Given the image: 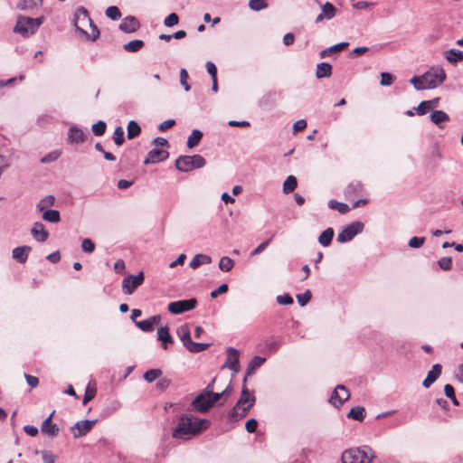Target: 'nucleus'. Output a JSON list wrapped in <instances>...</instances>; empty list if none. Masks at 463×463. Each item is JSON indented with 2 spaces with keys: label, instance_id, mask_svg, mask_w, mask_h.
I'll use <instances>...</instances> for the list:
<instances>
[{
  "label": "nucleus",
  "instance_id": "obj_5",
  "mask_svg": "<svg viewBox=\"0 0 463 463\" xmlns=\"http://www.w3.org/2000/svg\"><path fill=\"white\" fill-rule=\"evenodd\" d=\"M205 165L206 160L201 155L180 156L175 163L176 169L184 173L202 168Z\"/></svg>",
  "mask_w": 463,
  "mask_h": 463
},
{
  "label": "nucleus",
  "instance_id": "obj_57",
  "mask_svg": "<svg viewBox=\"0 0 463 463\" xmlns=\"http://www.w3.org/2000/svg\"><path fill=\"white\" fill-rule=\"evenodd\" d=\"M424 242H425V237L414 236L410 239L408 245L411 248L419 249L424 244Z\"/></svg>",
  "mask_w": 463,
  "mask_h": 463
},
{
  "label": "nucleus",
  "instance_id": "obj_25",
  "mask_svg": "<svg viewBox=\"0 0 463 463\" xmlns=\"http://www.w3.org/2000/svg\"><path fill=\"white\" fill-rule=\"evenodd\" d=\"M430 120L439 128H443L442 123L449 121V116L442 110H433L430 113Z\"/></svg>",
  "mask_w": 463,
  "mask_h": 463
},
{
  "label": "nucleus",
  "instance_id": "obj_38",
  "mask_svg": "<svg viewBox=\"0 0 463 463\" xmlns=\"http://www.w3.org/2000/svg\"><path fill=\"white\" fill-rule=\"evenodd\" d=\"M298 186L297 178L294 175H288L283 184V193H292Z\"/></svg>",
  "mask_w": 463,
  "mask_h": 463
},
{
  "label": "nucleus",
  "instance_id": "obj_35",
  "mask_svg": "<svg viewBox=\"0 0 463 463\" xmlns=\"http://www.w3.org/2000/svg\"><path fill=\"white\" fill-rule=\"evenodd\" d=\"M43 219L52 223H57L61 221V214L57 210L48 209L43 212Z\"/></svg>",
  "mask_w": 463,
  "mask_h": 463
},
{
  "label": "nucleus",
  "instance_id": "obj_43",
  "mask_svg": "<svg viewBox=\"0 0 463 463\" xmlns=\"http://www.w3.org/2000/svg\"><path fill=\"white\" fill-rule=\"evenodd\" d=\"M210 346L209 344L189 342V345L185 347L189 352L193 354H198L206 350Z\"/></svg>",
  "mask_w": 463,
  "mask_h": 463
},
{
  "label": "nucleus",
  "instance_id": "obj_18",
  "mask_svg": "<svg viewBox=\"0 0 463 463\" xmlns=\"http://www.w3.org/2000/svg\"><path fill=\"white\" fill-rule=\"evenodd\" d=\"M86 134L76 126H72L68 130V142L70 144H82L86 140Z\"/></svg>",
  "mask_w": 463,
  "mask_h": 463
},
{
  "label": "nucleus",
  "instance_id": "obj_26",
  "mask_svg": "<svg viewBox=\"0 0 463 463\" xmlns=\"http://www.w3.org/2000/svg\"><path fill=\"white\" fill-rule=\"evenodd\" d=\"M332 75V65L328 62H320L317 65L316 77L317 79L328 78Z\"/></svg>",
  "mask_w": 463,
  "mask_h": 463
},
{
  "label": "nucleus",
  "instance_id": "obj_24",
  "mask_svg": "<svg viewBox=\"0 0 463 463\" xmlns=\"http://www.w3.org/2000/svg\"><path fill=\"white\" fill-rule=\"evenodd\" d=\"M363 190L364 186L361 182L353 181L346 186L345 194L346 198H352L354 196L361 194Z\"/></svg>",
  "mask_w": 463,
  "mask_h": 463
},
{
  "label": "nucleus",
  "instance_id": "obj_27",
  "mask_svg": "<svg viewBox=\"0 0 463 463\" xmlns=\"http://www.w3.org/2000/svg\"><path fill=\"white\" fill-rule=\"evenodd\" d=\"M212 262V258L209 255L199 253L196 254L189 263L190 268L193 269H197L201 265L210 264Z\"/></svg>",
  "mask_w": 463,
  "mask_h": 463
},
{
  "label": "nucleus",
  "instance_id": "obj_36",
  "mask_svg": "<svg viewBox=\"0 0 463 463\" xmlns=\"http://www.w3.org/2000/svg\"><path fill=\"white\" fill-rule=\"evenodd\" d=\"M280 345V341L274 336H270L265 341V348L269 354L278 352Z\"/></svg>",
  "mask_w": 463,
  "mask_h": 463
},
{
  "label": "nucleus",
  "instance_id": "obj_62",
  "mask_svg": "<svg viewBox=\"0 0 463 463\" xmlns=\"http://www.w3.org/2000/svg\"><path fill=\"white\" fill-rule=\"evenodd\" d=\"M81 248L84 252L91 253L95 250V244L90 239H84L81 242Z\"/></svg>",
  "mask_w": 463,
  "mask_h": 463
},
{
  "label": "nucleus",
  "instance_id": "obj_7",
  "mask_svg": "<svg viewBox=\"0 0 463 463\" xmlns=\"http://www.w3.org/2000/svg\"><path fill=\"white\" fill-rule=\"evenodd\" d=\"M364 228V224L362 222H354L345 227L337 234V241L340 243H345L352 241L357 234L361 233Z\"/></svg>",
  "mask_w": 463,
  "mask_h": 463
},
{
  "label": "nucleus",
  "instance_id": "obj_55",
  "mask_svg": "<svg viewBox=\"0 0 463 463\" xmlns=\"http://www.w3.org/2000/svg\"><path fill=\"white\" fill-rule=\"evenodd\" d=\"M312 294L309 289L306 290L303 294L297 296L298 302L300 307L306 306L311 299Z\"/></svg>",
  "mask_w": 463,
  "mask_h": 463
},
{
  "label": "nucleus",
  "instance_id": "obj_37",
  "mask_svg": "<svg viewBox=\"0 0 463 463\" xmlns=\"http://www.w3.org/2000/svg\"><path fill=\"white\" fill-rule=\"evenodd\" d=\"M347 417L358 421H363L365 417V410L364 407H353L347 414Z\"/></svg>",
  "mask_w": 463,
  "mask_h": 463
},
{
  "label": "nucleus",
  "instance_id": "obj_12",
  "mask_svg": "<svg viewBox=\"0 0 463 463\" xmlns=\"http://www.w3.org/2000/svg\"><path fill=\"white\" fill-rule=\"evenodd\" d=\"M194 410L199 412L208 411L213 405L206 394L199 393L192 402Z\"/></svg>",
  "mask_w": 463,
  "mask_h": 463
},
{
  "label": "nucleus",
  "instance_id": "obj_6",
  "mask_svg": "<svg viewBox=\"0 0 463 463\" xmlns=\"http://www.w3.org/2000/svg\"><path fill=\"white\" fill-rule=\"evenodd\" d=\"M423 80L428 89H435L446 80V72L441 67L432 68L423 73Z\"/></svg>",
  "mask_w": 463,
  "mask_h": 463
},
{
  "label": "nucleus",
  "instance_id": "obj_53",
  "mask_svg": "<svg viewBox=\"0 0 463 463\" xmlns=\"http://www.w3.org/2000/svg\"><path fill=\"white\" fill-rule=\"evenodd\" d=\"M35 2V0H22L19 3H17L16 7L17 9L23 11L33 9L38 6Z\"/></svg>",
  "mask_w": 463,
  "mask_h": 463
},
{
  "label": "nucleus",
  "instance_id": "obj_59",
  "mask_svg": "<svg viewBox=\"0 0 463 463\" xmlns=\"http://www.w3.org/2000/svg\"><path fill=\"white\" fill-rule=\"evenodd\" d=\"M179 22V17L175 13H172L169 15H167L164 20V24L166 27H172L175 24H177Z\"/></svg>",
  "mask_w": 463,
  "mask_h": 463
},
{
  "label": "nucleus",
  "instance_id": "obj_32",
  "mask_svg": "<svg viewBox=\"0 0 463 463\" xmlns=\"http://www.w3.org/2000/svg\"><path fill=\"white\" fill-rule=\"evenodd\" d=\"M334 230L333 228H327L318 237V242L323 247H327L331 244L332 239L334 237Z\"/></svg>",
  "mask_w": 463,
  "mask_h": 463
},
{
  "label": "nucleus",
  "instance_id": "obj_49",
  "mask_svg": "<svg viewBox=\"0 0 463 463\" xmlns=\"http://www.w3.org/2000/svg\"><path fill=\"white\" fill-rule=\"evenodd\" d=\"M124 134L125 132L122 127L116 128L113 133V140L118 146L123 145L125 142Z\"/></svg>",
  "mask_w": 463,
  "mask_h": 463
},
{
  "label": "nucleus",
  "instance_id": "obj_1",
  "mask_svg": "<svg viewBox=\"0 0 463 463\" xmlns=\"http://www.w3.org/2000/svg\"><path fill=\"white\" fill-rule=\"evenodd\" d=\"M208 425L207 420H200L193 415H182L173 436L176 439H188L207 429Z\"/></svg>",
  "mask_w": 463,
  "mask_h": 463
},
{
  "label": "nucleus",
  "instance_id": "obj_15",
  "mask_svg": "<svg viewBox=\"0 0 463 463\" xmlns=\"http://www.w3.org/2000/svg\"><path fill=\"white\" fill-rule=\"evenodd\" d=\"M169 153L161 147H154L146 155V164H156L165 160Z\"/></svg>",
  "mask_w": 463,
  "mask_h": 463
},
{
  "label": "nucleus",
  "instance_id": "obj_29",
  "mask_svg": "<svg viewBox=\"0 0 463 463\" xmlns=\"http://www.w3.org/2000/svg\"><path fill=\"white\" fill-rule=\"evenodd\" d=\"M447 61L452 64L463 61V52L456 49H449L444 52Z\"/></svg>",
  "mask_w": 463,
  "mask_h": 463
},
{
  "label": "nucleus",
  "instance_id": "obj_10",
  "mask_svg": "<svg viewBox=\"0 0 463 463\" xmlns=\"http://www.w3.org/2000/svg\"><path fill=\"white\" fill-rule=\"evenodd\" d=\"M350 398V392L345 385L339 384L333 392L329 402L335 407H340L345 401Z\"/></svg>",
  "mask_w": 463,
  "mask_h": 463
},
{
  "label": "nucleus",
  "instance_id": "obj_13",
  "mask_svg": "<svg viewBox=\"0 0 463 463\" xmlns=\"http://www.w3.org/2000/svg\"><path fill=\"white\" fill-rule=\"evenodd\" d=\"M156 339L161 342V347L164 350L168 349V345L175 343L173 336L169 333L167 326H159L156 331Z\"/></svg>",
  "mask_w": 463,
  "mask_h": 463
},
{
  "label": "nucleus",
  "instance_id": "obj_20",
  "mask_svg": "<svg viewBox=\"0 0 463 463\" xmlns=\"http://www.w3.org/2000/svg\"><path fill=\"white\" fill-rule=\"evenodd\" d=\"M32 236L39 242H44L49 237V232L44 229L42 222H36L33 223L31 230Z\"/></svg>",
  "mask_w": 463,
  "mask_h": 463
},
{
  "label": "nucleus",
  "instance_id": "obj_58",
  "mask_svg": "<svg viewBox=\"0 0 463 463\" xmlns=\"http://www.w3.org/2000/svg\"><path fill=\"white\" fill-rule=\"evenodd\" d=\"M189 78L188 72L185 69L180 71V83L184 87L185 91H189L191 86L188 84L187 80Z\"/></svg>",
  "mask_w": 463,
  "mask_h": 463
},
{
  "label": "nucleus",
  "instance_id": "obj_47",
  "mask_svg": "<svg viewBox=\"0 0 463 463\" xmlns=\"http://www.w3.org/2000/svg\"><path fill=\"white\" fill-rule=\"evenodd\" d=\"M107 17L110 18L113 21H117L121 18V12L118 7L115 5H111L108 7L105 11Z\"/></svg>",
  "mask_w": 463,
  "mask_h": 463
},
{
  "label": "nucleus",
  "instance_id": "obj_8",
  "mask_svg": "<svg viewBox=\"0 0 463 463\" xmlns=\"http://www.w3.org/2000/svg\"><path fill=\"white\" fill-rule=\"evenodd\" d=\"M197 305L196 298L183 299L174 301L168 304L167 309L170 313L175 315L183 314L186 311L193 310Z\"/></svg>",
  "mask_w": 463,
  "mask_h": 463
},
{
  "label": "nucleus",
  "instance_id": "obj_4",
  "mask_svg": "<svg viewBox=\"0 0 463 463\" xmlns=\"http://www.w3.org/2000/svg\"><path fill=\"white\" fill-rule=\"evenodd\" d=\"M43 21V16L32 18L29 16L18 15L16 24L14 27V32L19 33L24 38H28L38 31Z\"/></svg>",
  "mask_w": 463,
  "mask_h": 463
},
{
  "label": "nucleus",
  "instance_id": "obj_44",
  "mask_svg": "<svg viewBox=\"0 0 463 463\" xmlns=\"http://www.w3.org/2000/svg\"><path fill=\"white\" fill-rule=\"evenodd\" d=\"M233 266H234V261L231 258L226 257V256L221 258L220 262H219V269L222 271L228 272L233 268Z\"/></svg>",
  "mask_w": 463,
  "mask_h": 463
},
{
  "label": "nucleus",
  "instance_id": "obj_14",
  "mask_svg": "<svg viewBox=\"0 0 463 463\" xmlns=\"http://www.w3.org/2000/svg\"><path fill=\"white\" fill-rule=\"evenodd\" d=\"M139 27H140V23L135 16H132V15H128V16L125 17L121 21V23L118 26L119 30L126 33H134Z\"/></svg>",
  "mask_w": 463,
  "mask_h": 463
},
{
  "label": "nucleus",
  "instance_id": "obj_33",
  "mask_svg": "<svg viewBox=\"0 0 463 463\" xmlns=\"http://www.w3.org/2000/svg\"><path fill=\"white\" fill-rule=\"evenodd\" d=\"M55 197L53 195H46L43 199L39 201L36 205V208L39 212H43L48 210L49 207H52L55 204Z\"/></svg>",
  "mask_w": 463,
  "mask_h": 463
},
{
  "label": "nucleus",
  "instance_id": "obj_40",
  "mask_svg": "<svg viewBox=\"0 0 463 463\" xmlns=\"http://www.w3.org/2000/svg\"><path fill=\"white\" fill-rule=\"evenodd\" d=\"M145 43L142 40H133L123 45V49L128 52H136L143 48Z\"/></svg>",
  "mask_w": 463,
  "mask_h": 463
},
{
  "label": "nucleus",
  "instance_id": "obj_41",
  "mask_svg": "<svg viewBox=\"0 0 463 463\" xmlns=\"http://www.w3.org/2000/svg\"><path fill=\"white\" fill-rule=\"evenodd\" d=\"M128 138L132 139L137 137L141 132L140 126L134 120L129 121L128 125Z\"/></svg>",
  "mask_w": 463,
  "mask_h": 463
},
{
  "label": "nucleus",
  "instance_id": "obj_60",
  "mask_svg": "<svg viewBox=\"0 0 463 463\" xmlns=\"http://www.w3.org/2000/svg\"><path fill=\"white\" fill-rule=\"evenodd\" d=\"M42 455L43 463H55V456L49 450L36 451Z\"/></svg>",
  "mask_w": 463,
  "mask_h": 463
},
{
  "label": "nucleus",
  "instance_id": "obj_46",
  "mask_svg": "<svg viewBox=\"0 0 463 463\" xmlns=\"http://www.w3.org/2000/svg\"><path fill=\"white\" fill-rule=\"evenodd\" d=\"M249 7L252 11L259 12L263 9H266L268 7V3L266 0H250Z\"/></svg>",
  "mask_w": 463,
  "mask_h": 463
},
{
  "label": "nucleus",
  "instance_id": "obj_19",
  "mask_svg": "<svg viewBox=\"0 0 463 463\" xmlns=\"http://www.w3.org/2000/svg\"><path fill=\"white\" fill-rule=\"evenodd\" d=\"M255 396L244 385L241 390V397L237 401L236 404H239L240 406H245V408L250 409L255 404Z\"/></svg>",
  "mask_w": 463,
  "mask_h": 463
},
{
  "label": "nucleus",
  "instance_id": "obj_64",
  "mask_svg": "<svg viewBox=\"0 0 463 463\" xmlns=\"http://www.w3.org/2000/svg\"><path fill=\"white\" fill-rule=\"evenodd\" d=\"M430 102L421 101L418 107L415 109L418 115L422 116L425 115L430 109L429 107Z\"/></svg>",
  "mask_w": 463,
  "mask_h": 463
},
{
  "label": "nucleus",
  "instance_id": "obj_11",
  "mask_svg": "<svg viewBox=\"0 0 463 463\" xmlns=\"http://www.w3.org/2000/svg\"><path fill=\"white\" fill-rule=\"evenodd\" d=\"M97 420H80L77 421L72 427L71 431L74 438H80L84 435H86L90 430L93 428V426L96 424Z\"/></svg>",
  "mask_w": 463,
  "mask_h": 463
},
{
  "label": "nucleus",
  "instance_id": "obj_51",
  "mask_svg": "<svg viewBox=\"0 0 463 463\" xmlns=\"http://www.w3.org/2000/svg\"><path fill=\"white\" fill-rule=\"evenodd\" d=\"M170 384H171V380L169 378L161 376L158 379V382L156 383L155 388L159 392H163L169 387Z\"/></svg>",
  "mask_w": 463,
  "mask_h": 463
},
{
  "label": "nucleus",
  "instance_id": "obj_61",
  "mask_svg": "<svg viewBox=\"0 0 463 463\" xmlns=\"http://www.w3.org/2000/svg\"><path fill=\"white\" fill-rule=\"evenodd\" d=\"M394 77L392 74L389 72H382L381 73V85L382 86H390L393 83Z\"/></svg>",
  "mask_w": 463,
  "mask_h": 463
},
{
  "label": "nucleus",
  "instance_id": "obj_39",
  "mask_svg": "<svg viewBox=\"0 0 463 463\" xmlns=\"http://www.w3.org/2000/svg\"><path fill=\"white\" fill-rule=\"evenodd\" d=\"M321 10L323 16L327 20L333 19L336 14V8L329 2L321 5Z\"/></svg>",
  "mask_w": 463,
  "mask_h": 463
},
{
  "label": "nucleus",
  "instance_id": "obj_23",
  "mask_svg": "<svg viewBox=\"0 0 463 463\" xmlns=\"http://www.w3.org/2000/svg\"><path fill=\"white\" fill-rule=\"evenodd\" d=\"M32 248L30 246H19L13 250V258L19 263H24L27 259Z\"/></svg>",
  "mask_w": 463,
  "mask_h": 463
},
{
  "label": "nucleus",
  "instance_id": "obj_56",
  "mask_svg": "<svg viewBox=\"0 0 463 463\" xmlns=\"http://www.w3.org/2000/svg\"><path fill=\"white\" fill-rule=\"evenodd\" d=\"M438 265L442 270H450L452 268V259L450 257H443L438 260Z\"/></svg>",
  "mask_w": 463,
  "mask_h": 463
},
{
  "label": "nucleus",
  "instance_id": "obj_50",
  "mask_svg": "<svg viewBox=\"0 0 463 463\" xmlns=\"http://www.w3.org/2000/svg\"><path fill=\"white\" fill-rule=\"evenodd\" d=\"M444 392H445V395L451 400V402L454 405H456V406L459 405V402L455 395L454 387L451 384H446L444 386Z\"/></svg>",
  "mask_w": 463,
  "mask_h": 463
},
{
  "label": "nucleus",
  "instance_id": "obj_52",
  "mask_svg": "<svg viewBox=\"0 0 463 463\" xmlns=\"http://www.w3.org/2000/svg\"><path fill=\"white\" fill-rule=\"evenodd\" d=\"M163 374L161 369H150L146 370V383H152L156 379H159Z\"/></svg>",
  "mask_w": 463,
  "mask_h": 463
},
{
  "label": "nucleus",
  "instance_id": "obj_30",
  "mask_svg": "<svg viewBox=\"0 0 463 463\" xmlns=\"http://www.w3.org/2000/svg\"><path fill=\"white\" fill-rule=\"evenodd\" d=\"M348 45H349V43L346 42H343V43L332 45L325 50H322L319 52L320 58L323 59V58L329 56L330 54H332L334 52H341V51L345 50Z\"/></svg>",
  "mask_w": 463,
  "mask_h": 463
},
{
  "label": "nucleus",
  "instance_id": "obj_42",
  "mask_svg": "<svg viewBox=\"0 0 463 463\" xmlns=\"http://www.w3.org/2000/svg\"><path fill=\"white\" fill-rule=\"evenodd\" d=\"M328 207L332 210L338 211L342 214H345L350 211V208L346 203H340L335 200H330L328 202Z\"/></svg>",
  "mask_w": 463,
  "mask_h": 463
},
{
  "label": "nucleus",
  "instance_id": "obj_9",
  "mask_svg": "<svg viewBox=\"0 0 463 463\" xmlns=\"http://www.w3.org/2000/svg\"><path fill=\"white\" fill-rule=\"evenodd\" d=\"M145 278L144 271H139L137 276L130 275L122 281V290L125 294L130 295L142 284Z\"/></svg>",
  "mask_w": 463,
  "mask_h": 463
},
{
  "label": "nucleus",
  "instance_id": "obj_45",
  "mask_svg": "<svg viewBox=\"0 0 463 463\" xmlns=\"http://www.w3.org/2000/svg\"><path fill=\"white\" fill-rule=\"evenodd\" d=\"M410 82L417 90H423L428 89V87H426L427 84L425 82V80H423V74L421 76H413L410 80Z\"/></svg>",
  "mask_w": 463,
  "mask_h": 463
},
{
  "label": "nucleus",
  "instance_id": "obj_17",
  "mask_svg": "<svg viewBox=\"0 0 463 463\" xmlns=\"http://www.w3.org/2000/svg\"><path fill=\"white\" fill-rule=\"evenodd\" d=\"M225 364L230 370L235 373L239 372V351L237 349L233 347H229L227 349V360Z\"/></svg>",
  "mask_w": 463,
  "mask_h": 463
},
{
  "label": "nucleus",
  "instance_id": "obj_3",
  "mask_svg": "<svg viewBox=\"0 0 463 463\" xmlns=\"http://www.w3.org/2000/svg\"><path fill=\"white\" fill-rule=\"evenodd\" d=\"M375 457L369 446H363L346 449L343 452L342 463H371Z\"/></svg>",
  "mask_w": 463,
  "mask_h": 463
},
{
  "label": "nucleus",
  "instance_id": "obj_31",
  "mask_svg": "<svg viewBox=\"0 0 463 463\" xmlns=\"http://www.w3.org/2000/svg\"><path fill=\"white\" fill-rule=\"evenodd\" d=\"M266 361L265 357L254 356L247 366V375H252Z\"/></svg>",
  "mask_w": 463,
  "mask_h": 463
},
{
  "label": "nucleus",
  "instance_id": "obj_16",
  "mask_svg": "<svg viewBox=\"0 0 463 463\" xmlns=\"http://www.w3.org/2000/svg\"><path fill=\"white\" fill-rule=\"evenodd\" d=\"M54 411L50 414L48 418H46L42 425H41V430L43 434H46L49 437H56L59 433V427L57 424L52 423V418L54 414Z\"/></svg>",
  "mask_w": 463,
  "mask_h": 463
},
{
  "label": "nucleus",
  "instance_id": "obj_2",
  "mask_svg": "<svg viewBox=\"0 0 463 463\" xmlns=\"http://www.w3.org/2000/svg\"><path fill=\"white\" fill-rule=\"evenodd\" d=\"M73 24L76 31L88 40L94 42L99 37L100 33L98 26L94 24L88 10L83 6H80L76 9Z\"/></svg>",
  "mask_w": 463,
  "mask_h": 463
},
{
  "label": "nucleus",
  "instance_id": "obj_54",
  "mask_svg": "<svg viewBox=\"0 0 463 463\" xmlns=\"http://www.w3.org/2000/svg\"><path fill=\"white\" fill-rule=\"evenodd\" d=\"M61 155V151H59V150L52 151V152L47 154L46 156H44L41 159V162L43 164L54 162L60 157Z\"/></svg>",
  "mask_w": 463,
  "mask_h": 463
},
{
  "label": "nucleus",
  "instance_id": "obj_63",
  "mask_svg": "<svg viewBox=\"0 0 463 463\" xmlns=\"http://www.w3.org/2000/svg\"><path fill=\"white\" fill-rule=\"evenodd\" d=\"M161 321V317L159 315L153 316L149 318H146V332L152 331L154 329V325L159 324Z\"/></svg>",
  "mask_w": 463,
  "mask_h": 463
},
{
  "label": "nucleus",
  "instance_id": "obj_21",
  "mask_svg": "<svg viewBox=\"0 0 463 463\" xmlns=\"http://www.w3.org/2000/svg\"><path fill=\"white\" fill-rule=\"evenodd\" d=\"M250 409L245 408V406H240L239 404H235V406L228 412V420L230 421H239L243 419Z\"/></svg>",
  "mask_w": 463,
  "mask_h": 463
},
{
  "label": "nucleus",
  "instance_id": "obj_22",
  "mask_svg": "<svg viewBox=\"0 0 463 463\" xmlns=\"http://www.w3.org/2000/svg\"><path fill=\"white\" fill-rule=\"evenodd\" d=\"M442 367L439 364L432 366L431 370L428 372L427 377L424 379L422 385L429 388L441 374Z\"/></svg>",
  "mask_w": 463,
  "mask_h": 463
},
{
  "label": "nucleus",
  "instance_id": "obj_34",
  "mask_svg": "<svg viewBox=\"0 0 463 463\" xmlns=\"http://www.w3.org/2000/svg\"><path fill=\"white\" fill-rule=\"evenodd\" d=\"M203 137V132L199 129H194L187 138V147L193 148L196 146Z\"/></svg>",
  "mask_w": 463,
  "mask_h": 463
},
{
  "label": "nucleus",
  "instance_id": "obj_48",
  "mask_svg": "<svg viewBox=\"0 0 463 463\" xmlns=\"http://www.w3.org/2000/svg\"><path fill=\"white\" fill-rule=\"evenodd\" d=\"M107 128V125L104 121L99 120L97 123L93 124L91 127V130L96 137H100L105 134Z\"/></svg>",
  "mask_w": 463,
  "mask_h": 463
},
{
  "label": "nucleus",
  "instance_id": "obj_28",
  "mask_svg": "<svg viewBox=\"0 0 463 463\" xmlns=\"http://www.w3.org/2000/svg\"><path fill=\"white\" fill-rule=\"evenodd\" d=\"M176 334L180 340L182 341L184 347H186L189 345V342L192 341L191 332L187 325H183L179 326L176 330Z\"/></svg>",
  "mask_w": 463,
  "mask_h": 463
}]
</instances>
